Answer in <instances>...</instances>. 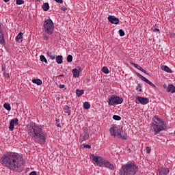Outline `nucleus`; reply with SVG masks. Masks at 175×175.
Returning <instances> with one entry per match:
<instances>
[{"label": "nucleus", "instance_id": "f257e3e1", "mask_svg": "<svg viewBox=\"0 0 175 175\" xmlns=\"http://www.w3.org/2000/svg\"><path fill=\"white\" fill-rule=\"evenodd\" d=\"M0 163L6 169L12 172H20L22 170L25 161L20 154L17 152H7L0 159Z\"/></svg>", "mask_w": 175, "mask_h": 175}, {"label": "nucleus", "instance_id": "f03ea898", "mask_svg": "<svg viewBox=\"0 0 175 175\" xmlns=\"http://www.w3.org/2000/svg\"><path fill=\"white\" fill-rule=\"evenodd\" d=\"M27 133L34 140L40 144L46 143V134L42 132V126L36 123L27 125Z\"/></svg>", "mask_w": 175, "mask_h": 175}, {"label": "nucleus", "instance_id": "7ed1b4c3", "mask_svg": "<svg viewBox=\"0 0 175 175\" xmlns=\"http://www.w3.org/2000/svg\"><path fill=\"white\" fill-rule=\"evenodd\" d=\"M150 128L152 132L154 133V135H158V133L166 131V122L160 118H158V116H154L152 118Z\"/></svg>", "mask_w": 175, "mask_h": 175}, {"label": "nucleus", "instance_id": "20e7f679", "mask_svg": "<svg viewBox=\"0 0 175 175\" xmlns=\"http://www.w3.org/2000/svg\"><path fill=\"white\" fill-rule=\"evenodd\" d=\"M139 172V166L136 163L129 161L122 165L119 170L120 175H136Z\"/></svg>", "mask_w": 175, "mask_h": 175}, {"label": "nucleus", "instance_id": "39448f33", "mask_svg": "<svg viewBox=\"0 0 175 175\" xmlns=\"http://www.w3.org/2000/svg\"><path fill=\"white\" fill-rule=\"evenodd\" d=\"M111 136H117L119 139H123V140H127L128 137L126 133L124 132L122 129H118L116 126H113L109 129Z\"/></svg>", "mask_w": 175, "mask_h": 175}, {"label": "nucleus", "instance_id": "423d86ee", "mask_svg": "<svg viewBox=\"0 0 175 175\" xmlns=\"http://www.w3.org/2000/svg\"><path fill=\"white\" fill-rule=\"evenodd\" d=\"M44 31L48 35H53L54 32V22L51 19H45L43 24Z\"/></svg>", "mask_w": 175, "mask_h": 175}, {"label": "nucleus", "instance_id": "0eeeda50", "mask_svg": "<svg viewBox=\"0 0 175 175\" xmlns=\"http://www.w3.org/2000/svg\"><path fill=\"white\" fill-rule=\"evenodd\" d=\"M122 102H124L122 97L114 94L108 99L109 106H117V105H121Z\"/></svg>", "mask_w": 175, "mask_h": 175}, {"label": "nucleus", "instance_id": "6e6552de", "mask_svg": "<svg viewBox=\"0 0 175 175\" xmlns=\"http://www.w3.org/2000/svg\"><path fill=\"white\" fill-rule=\"evenodd\" d=\"M90 159L92 160L94 165H98L100 167L103 166L105 162V159L103 157L92 154L90 155Z\"/></svg>", "mask_w": 175, "mask_h": 175}, {"label": "nucleus", "instance_id": "1a4fd4ad", "mask_svg": "<svg viewBox=\"0 0 175 175\" xmlns=\"http://www.w3.org/2000/svg\"><path fill=\"white\" fill-rule=\"evenodd\" d=\"M136 101L135 103H137L138 105H148V103H149L150 100H148V98H146V97H142L140 96H137L135 97Z\"/></svg>", "mask_w": 175, "mask_h": 175}, {"label": "nucleus", "instance_id": "9d476101", "mask_svg": "<svg viewBox=\"0 0 175 175\" xmlns=\"http://www.w3.org/2000/svg\"><path fill=\"white\" fill-rule=\"evenodd\" d=\"M88 139H90V133H88V131L87 130H83V133L80 136L81 143H83V142H85V140H88Z\"/></svg>", "mask_w": 175, "mask_h": 175}, {"label": "nucleus", "instance_id": "9b49d317", "mask_svg": "<svg viewBox=\"0 0 175 175\" xmlns=\"http://www.w3.org/2000/svg\"><path fill=\"white\" fill-rule=\"evenodd\" d=\"M14 125H18V119L14 118L10 120L9 126L10 131H13L14 129Z\"/></svg>", "mask_w": 175, "mask_h": 175}, {"label": "nucleus", "instance_id": "f8f14e48", "mask_svg": "<svg viewBox=\"0 0 175 175\" xmlns=\"http://www.w3.org/2000/svg\"><path fill=\"white\" fill-rule=\"evenodd\" d=\"M103 166H105V167H107L108 169H110L111 170H114V169H116V167L114 166V165L106 159H105V162L103 163Z\"/></svg>", "mask_w": 175, "mask_h": 175}, {"label": "nucleus", "instance_id": "ddd939ff", "mask_svg": "<svg viewBox=\"0 0 175 175\" xmlns=\"http://www.w3.org/2000/svg\"><path fill=\"white\" fill-rule=\"evenodd\" d=\"M108 20L111 24H118V23H120V19L114 16L109 15L108 16Z\"/></svg>", "mask_w": 175, "mask_h": 175}, {"label": "nucleus", "instance_id": "4468645a", "mask_svg": "<svg viewBox=\"0 0 175 175\" xmlns=\"http://www.w3.org/2000/svg\"><path fill=\"white\" fill-rule=\"evenodd\" d=\"M5 36H3V30L0 23V44L5 45Z\"/></svg>", "mask_w": 175, "mask_h": 175}, {"label": "nucleus", "instance_id": "2eb2a0df", "mask_svg": "<svg viewBox=\"0 0 175 175\" xmlns=\"http://www.w3.org/2000/svg\"><path fill=\"white\" fill-rule=\"evenodd\" d=\"M159 175H168L170 172V170L169 168H163L161 170H159Z\"/></svg>", "mask_w": 175, "mask_h": 175}, {"label": "nucleus", "instance_id": "dca6fc26", "mask_svg": "<svg viewBox=\"0 0 175 175\" xmlns=\"http://www.w3.org/2000/svg\"><path fill=\"white\" fill-rule=\"evenodd\" d=\"M164 88H166L167 92H171L172 94H174L175 92V87L173 84L170 85L168 87L164 85Z\"/></svg>", "mask_w": 175, "mask_h": 175}, {"label": "nucleus", "instance_id": "f3484780", "mask_svg": "<svg viewBox=\"0 0 175 175\" xmlns=\"http://www.w3.org/2000/svg\"><path fill=\"white\" fill-rule=\"evenodd\" d=\"M131 66H133L136 69H138V70H140L141 72H143V73H146V70H144L143 68H142L138 64H136L135 63H131Z\"/></svg>", "mask_w": 175, "mask_h": 175}, {"label": "nucleus", "instance_id": "a211bd4d", "mask_svg": "<svg viewBox=\"0 0 175 175\" xmlns=\"http://www.w3.org/2000/svg\"><path fill=\"white\" fill-rule=\"evenodd\" d=\"M46 57H48L50 59H51V61H54L55 59V54L50 52V51H48L46 53Z\"/></svg>", "mask_w": 175, "mask_h": 175}, {"label": "nucleus", "instance_id": "6ab92c4d", "mask_svg": "<svg viewBox=\"0 0 175 175\" xmlns=\"http://www.w3.org/2000/svg\"><path fill=\"white\" fill-rule=\"evenodd\" d=\"M72 75H73V77H75V79H77V77H80V71H79V70H77V68H75L72 70Z\"/></svg>", "mask_w": 175, "mask_h": 175}, {"label": "nucleus", "instance_id": "aec40b11", "mask_svg": "<svg viewBox=\"0 0 175 175\" xmlns=\"http://www.w3.org/2000/svg\"><path fill=\"white\" fill-rule=\"evenodd\" d=\"M161 70H163L164 72H167V73H172V69L169 68L167 66H161Z\"/></svg>", "mask_w": 175, "mask_h": 175}, {"label": "nucleus", "instance_id": "412c9836", "mask_svg": "<svg viewBox=\"0 0 175 175\" xmlns=\"http://www.w3.org/2000/svg\"><path fill=\"white\" fill-rule=\"evenodd\" d=\"M16 42H18V43H21L23 42V33L20 32L18 36L16 37L15 39Z\"/></svg>", "mask_w": 175, "mask_h": 175}, {"label": "nucleus", "instance_id": "4be33fe9", "mask_svg": "<svg viewBox=\"0 0 175 175\" xmlns=\"http://www.w3.org/2000/svg\"><path fill=\"white\" fill-rule=\"evenodd\" d=\"M42 9L44 12H47V10L50 9V5H49V3H44L42 5Z\"/></svg>", "mask_w": 175, "mask_h": 175}, {"label": "nucleus", "instance_id": "5701e85b", "mask_svg": "<svg viewBox=\"0 0 175 175\" xmlns=\"http://www.w3.org/2000/svg\"><path fill=\"white\" fill-rule=\"evenodd\" d=\"M32 83H33V84H37V85H42V84H43V82H42V80L40 79H33Z\"/></svg>", "mask_w": 175, "mask_h": 175}, {"label": "nucleus", "instance_id": "b1692460", "mask_svg": "<svg viewBox=\"0 0 175 175\" xmlns=\"http://www.w3.org/2000/svg\"><path fill=\"white\" fill-rule=\"evenodd\" d=\"M56 62L57 64H62L63 61H62V55H58V56H56Z\"/></svg>", "mask_w": 175, "mask_h": 175}, {"label": "nucleus", "instance_id": "393cba45", "mask_svg": "<svg viewBox=\"0 0 175 175\" xmlns=\"http://www.w3.org/2000/svg\"><path fill=\"white\" fill-rule=\"evenodd\" d=\"M83 94H84V90H77L76 91V95L77 96H81V95H83Z\"/></svg>", "mask_w": 175, "mask_h": 175}, {"label": "nucleus", "instance_id": "a878e982", "mask_svg": "<svg viewBox=\"0 0 175 175\" xmlns=\"http://www.w3.org/2000/svg\"><path fill=\"white\" fill-rule=\"evenodd\" d=\"M40 59L41 62H44V64H48L47 59H46V57H44V55H41L40 56Z\"/></svg>", "mask_w": 175, "mask_h": 175}, {"label": "nucleus", "instance_id": "bb28decb", "mask_svg": "<svg viewBox=\"0 0 175 175\" xmlns=\"http://www.w3.org/2000/svg\"><path fill=\"white\" fill-rule=\"evenodd\" d=\"M90 107H91V105L90 104V103L85 102L83 103V109H85V110H88V109H90Z\"/></svg>", "mask_w": 175, "mask_h": 175}, {"label": "nucleus", "instance_id": "cd10ccee", "mask_svg": "<svg viewBox=\"0 0 175 175\" xmlns=\"http://www.w3.org/2000/svg\"><path fill=\"white\" fill-rule=\"evenodd\" d=\"M3 107L5 109V110H8V111H10V110H12V107L9 103H5L3 105Z\"/></svg>", "mask_w": 175, "mask_h": 175}, {"label": "nucleus", "instance_id": "c85d7f7f", "mask_svg": "<svg viewBox=\"0 0 175 175\" xmlns=\"http://www.w3.org/2000/svg\"><path fill=\"white\" fill-rule=\"evenodd\" d=\"M103 73H105V75H109V68L106 66L103 67L102 68Z\"/></svg>", "mask_w": 175, "mask_h": 175}, {"label": "nucleus", "instance_id": "c756f323", "mask_svg": "<svg viewBox=\"0 0 175 175\" xmlns=\"http://www.w3.org/2000/svg\"><path fill=\"white\" fill-rule=\"evenodd\" d=\"M142 87H143V85L142 83L138 84L136 88V91H137V92H142Z\"/></svg>", "mask_w": 175, "mask_h": 175}, {"label": "nucleus", "instance_id": "7c9ffc66", "mask_svg": "<svg viewBox=\"0 0 175 175\" xmlns=\"http://www.w3.org/2000/svg\"><path fill=\"white\" fill-rule=\"evenodd\" d=\"M67 62H72L73 61V56H72V55H68L67 56Z\"/></svg>", "mask_w": 175, "mask_h": 175}, {"label": "nucleus", "instance_id": "2f4dec72", "mask_svg": "<svg viewBox=\"0 0 175 175\" xmlns=\"http://www.w3.org/2000/svg\"><path fill=\"white\" fill-rule=\"evenodd\" d=\"M113 120H115L116 121H120L121 120V116H118V115H114L113 116Z\"/></svg>", "mask_w": 175, "mask_h": 175}, {"label": "nucleus", "instance_id": "473e14b6", "mask_svg": "<svg viewBox=\"0 0 175 175\" xmlns=\"http://www.w3.org/2000/svg\"><path fill=\"white\" fill-rule=\"evenodd\" d=\"M145 83H146L147 84H149V85H151V87H155V85L152 83V82L150 81V80L148 79H146Z\"/></svg>", "mask_w": 175, "mask_h": 175}, {"label": "nucleus", "instance_id": "72a5a7b5", "mask_svg": "<svg viewBox=\"0 0 175 175\" xmlns=\"http://www.w3.org/2000/svg\"><path fill=\"white\" fill-rule=\"evenodd\" d=\"M16 5H24V0H16Z\"/></svg>", "mask_w": 175, "mask_h": 175}, {"label": "nucleus", "instance_id": "f704fd0d", "mask_svg": "<svg viewBox=\"0 0 175 175\" xmlns=\"http://www.w3.org/2000/svg\"><path fill=\"white\" fill-rule=\"evenodd\" d=\"M119 35L120 36H125V32L122 29L119 30Z\"/></svg>", "mask_w": 175, "mask_h": 175}, {"label": "nucleus", "instance_id": "c9c22d12", "mask_svg": "<svg viewBox=\"0 0 175 175\" xmlns=\"http://www.w3.org/2000/svg\"><path fill=\"white\" fill-rule=\"evenodd\" d=\"M146 150L147 154H150V152H151V147L147 146Z\"/></svg>", "mask_w": 175, "mask_h": 175}, {"label": "nucleus", "instance_id": "e433bc0d", "mask_svg": "<svg viewBox=\"0 0 175 175\" xmlns=\"http://www.w3.org/2000/svg\"><path fill=\"white\" fill-rule=\"evenodd\" d=\"M56 125L58 128H61V124H59V120L56 119Z\"/></svg>", "mask_w": 175, "mask_h": 175}, {"label": "nucleus", "instance_id": "4c0bfd02", "mask_svg": "<svg viewBox=\"0 0 175 175\" xmlns=\"http://www.w3.org/2000/svg\"><path fill=\"white\" fill-rule=\"evenodd\" d=\"M3 76L5 79H9L10 77V76L9 75V73H6V72L3 73Z\"/></svg>", "mask_w": 175, "mask_h": 175}, {"label": "nucleus", "instance_id": "58836bf2", "mask_svg": "<svg viewBox=\"0 0 175 175\" xmlns=\"http://www.w3.org/2000/svg\"><path fill=\"white\" fill-rule=\"evenodd\" d=\"M64 114H65V116H66V114H67V116H69L70 114V110L68 109L67 111H65Z\"/></svg>", "mask_w": 175, "mask_h": 175}, {"label": "nucleus", "instance_id": "ea45409f", "mask_svg": "<svg viewBox=\"0 0 175 175\" xmlns=\"http://www.w3.org/2000/svg\"><path fill=\"white\" fill-rule=\"evenodd\" d=\"M64 110L66 111L70 110V107H69L68 105H65Z\"/></svg>", "mask_w": 175, "mask_h": 175}, {"label": "nucleus", "instance_id": "a19ab883", "mask_svg": "<svg viewBox=\"0 0 175 175\" xmlns=\"http://www.w3.org/2000/svg\"><path fill=\"white\" fill-rule=\"evenodd\" d=\"M57 3H64V1L62 0H54Z\"/></svg>", "mask_w": 175, "mask_h": 175}, {"label": "nucleus", "instance_id": "79ce46f5", "mask_svg": "<svg viewBox=\"0 0 175 175\" xmlns=\"http://www.w3.org/2000/svg\"><path fill=\"white\" fill-rule=\"evenodd\" d=\"M141 79L143 81H147V78L143 77V76H141Z\"/></svg>", "mask_w": 175, "mask_h": 175}, {"label": "nucleus", "instance_id": "37998d69", "mask_svg": "<svg viewBox=\"0 0 175 175\" xmlns=\"http://www.w3.org/2000/svg\"><path fill=\"white\" fill-rule=\"evenodd\" d=\"M29 175H37V174H36V171H33V172L29 173Z\"/></svg>", "mask_w": 175, "mask_h": 175}, {"label": "nucleus", "instance_id": "c03bdc74", "mask_svg": "<svg viewBox=\"0 0 175 175\" xmlns=\"http://www.w3.org/2000/svg\"><path fill=\"white\" fill-rule=\"evenodd\" d=\"M83 147H84L85 148H91V146H90V145H88V144H87V145H83Z\"/></svg>", "mask_w": 175, "mask_h": 175}, {"label": "nucleus", "instance_id": "a18cd8bd", "mask_svg": "<svg viewBox=\"0 0 175 175\" xmlns=\"http://www.w3.org/2000/svg\"><path fill=\"white\" fill-rule=\"evenodd\" d=\"M43 39H44V40H49V36H44Z\"/></svg>", "mask_w": 175, "mask_h": 175}, {"label": "nucleus", "instance_id": "49530a36", "mask_svg": "<svg viewBox=\"0 0 175 175\" xmlns=\"http://www.w3.org/2000/svg\"><path fill=\"white\" fill-rule=\"evenodd\" d=\"M59 88L62 89V88H65V85L64 84H62V85H59Z\"/></svg>", "mask_w": 175, "mask_h": 175}, {"label": "nucleus", "instance_id": "de8ad7c7", "mask_svg": "<svg viewBox=\"0 0 175 175\" xmlns=\"http://www.w3.org/2000/svg\"><path fill=\"white\" fill-rule=\"evenodd\" d=\"M136 75H137V76H138L139 77H141V78H142V76H143V75H140L139 73H136Z\"/></svg>", "mask_w": 175, "mask_h": 175}, {"label": "nucleus", "instance_id": "09e8293b", "mask_svg": "<svg viewBox=\"0 0 175 175\" xmlns=\"http://www.w3.org/2000/svg\"><path fill=\"white\" fill-rule=\"evenodd\" d=\"M154 31H156L157 32H159V29L155 28Z\"/></svg>", "mask_w": 175, "mask_h": 175}, {"label": "nucleus", "instance_id": "8fccbe9b", "mask_svg": "<svg viewBox=\"0 0 175 175\" xmlns=\"http://www.w3.org/2000/svg\"><path fill=\"white\" fill-rule=\"evenodd\" d=\"M57 77H64V75H60L57 76Z\"/></svg>", "mask_w": 175, "mask_h": 175}, {"label": "nucleus", "instance_id": "3c124183", "mask_svg": "<svg viewBox=\"0 0 175 175\" xmlns=\"http://www.w3.org/2000/svg\"><path fill=\"white\" fill-rule=\"evenodd\" d=\"M9 1L10 0H3V1L5 2V3H7V2H9Z\"/></svg>", "mask_w": 175, "mask_h": 175}, {"label": "nucleus", "instance_id": "603ef678", "mask_svg": "<svg viewBox=\"0 0 175 175\" xmlns=\"http://www.w3.org/2000/svg\"><path fill=\"white\" fill-rule=\"evenodd\" d=\"M64 10H66V8H64Z\"/></svg>", "mask_w": 175, "mask_h": 175}]
</instances>
